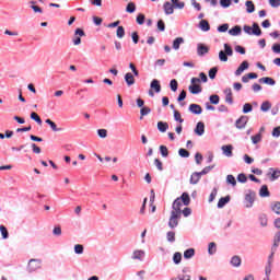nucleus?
Instances as JSON below:
<instances>
[{
  "label": "nucleus",
  "instance_id": "nucleus-1",
  "mask_svg": "<svg viewBox=\"0 0 280 280\" xmlns=\"http://www.w3.org/2000/svg\"><path fill=\"white\" fill-rule=\"evenodd\" d=\"M191 202V198H189V194L184 192L179 198H177L172 206V211L175 213L183 214V207H187Z\"/></svg>",
  "mask_w": 280,
  "mask_h": 280
},
{
  "label": "nucleus",
  "instance_id": "nucleus-2",
  "mask_svg": "<svg viewBox=\"0 0 280 280\" xmlns=\"http://www.w3.org/2000/svg\"><path fill=\"white\" fill-rule=\"evenodd\" d=\"M229 56H233V48L229 44H224V50L219 52V59L221 62H229Z\"/></svg>",
  "mask_w": 280,
  "mask_h": 280
},
{
  "label": "nucleus",
  "instance_id": "nucleus-3",
  "mask_svg": "<svg viewBox=\"0 0 280 280\" xmlns=\"http://www.w3.org/2000/svg\"><path fill=\"white\" fill-rule=\"evenodd\" d=\"M180 213L171 211V217L168 219V226L170 229H176L178 226V222L180 220Z\"/></svg>",
  "mask_w": 280,
  "mask_h": 280
},
{
  "label": "nucleus",
  "instance_id": "nucleus-4",
  "mask_svg": "<svg viewBox=\"0 0 280 280\" xmlns=\"http://www.w3.org/2000/svg\"><path fill=\"white\" fill-rule=\"evenodd\" d=\"M196 82H200V79L192 78L191 85H189V88H188L192 95H198V93H202V88L200 85L196 84Z\"/></svg>",
  "mask_w": 280,
  "mask_h": 280
},
{
  "label": "nucleus",
  "instance_id": "nucleus-5",
  "mask_svg": "<svg viewBox=\"0 0 280 280\" xmlns=\"http://www.w3.org/2000/svg\"><path fill=\"white\" fill-rule=\"evenodd\" d=\"M40 259H31L28 261V270L31 272H36V270L40 269Z\"/></svg>",
  "mask_w": 280,
  "mask_h": 280
},
{
  "label": "nucleus",
  "instance_id": "nucleus-6",
  "mask_svg": "<svg viewBox=\"0 0 280 280\" xmlns=\"http://www.w3.org/2000/svg\"><path fill=\"white\" fill-rule=\"evenodd\" d=\"M74 39H73V45H80L82 43V36H86V34L84 33V30L82 28H77L74 31Z\"/></svg>",
  "mask_w": 280,
  "mask_h": 280
},
{
  "label": "nucleus",
  "instance_id": "nucleus-7",
  "mask_svg": "<svg viewBox=\"0 0 280 280\" xmlns=\"http://www.w3.org/2000/svg\"><path fill=\"white\" fill-rule=\"evenodd\" d=\"M257 195L253 190H248V192L245 195V200H246V207L250 208L253 207V202H255V197Z\"/></svg>",
  "mask_w": 280,
  "mask_h": 280
},
{
  "label": "nucleus",
  "instance_id": "nucleus-8",
  "mask_svg": "<svg viewBox=\"0 0 280 280\" xmlns=\"http://www.w3.org/2000/svg\"><path fill=\"white\" fill-rule=\"evenodd\" d=\"M246 124H248V116H241L236 120L235 126L238 130H243V128H246Z\"/></svg>",
  "mask_w": 280,
  "mask_h": 280
},
{
  "label": "nucleus",
  "instance_id": "nucleus-9",
  "mask_svg": "<svg viewBox=\"0 0 280 280\" xmlns=\"http://www.w3.org/2000/svg\"><path fill=\"white\" fill-rule=\"evenodd\" d=\"M197 54L198 56H205V54H209V46L205 44L197 45Z\"/></svg>",
  "mask_w": 280,
  "mask_h": 280
},
{
  "label": "nucleus",
  "instance_id": "nucleus-10",
  "mask_svg": "<svg viewBox=\"0 0 280 280\" xmlns=\"http://www.w3.org/2000/svg\"><path fill=\"white\" fill-rule=\"evenodd\" d=\"M229 202H231V196H225L219 199L218 201V208L219 209H223L226 205H229Z\"/></svg>",
  "mask_w": 280,
  "mask_h": 280
},
{
  "label": "nucleus",
  "instance_id": "nucleus-11",
  "mask_svg": "<svg viewBox=\"0 0 280 280\" xmlns=\"http://www.w3.org/2000/svg\"><path fill=\"white\" fill-rule=\"evenodd\" d=\"M268 176L270 180H277L280 176V170L279 168H269Z\"/></svg>",
  "mask_w": 280,
  "mask_h": 280
},
{
  "label": "nucleus",
  "instance_id": "nucleus-12",
  "mask_svg": "<svg viewBox=\"0 0 280 280\" xmlns=\"http://www.w3.org/2000/svg\"><path fill=\"white\" fill-rule=\"evenodd\" d=\"M150 88L152 91H154V93H161V82L159 80L153 79Z\"/></svg>",
  "mask_w": 280,
  "mask_h": 280
},
{
  "label": "nucleus",
  "instance_id": "nucleus-13",
  "mask_svg": "<svg viewBox=\"0 0 280 280\" xmlns=\"http://www.w3.org/2000/svg\"><path fill=\"white\" fill-rule=\"evenodd\" d=\"M165 14H174V4L170 1L164 2L163 4Z\"/></svg>",
  "mask_w": 280,
  "mask_h": 280
},
{
  "label": "nucleus",
  "instance_id": "nucleus-14",
  "mask_svg": "<svg viewBox=\"0 0 280 280\" xmlns=\"http://www.w3.org/2000/svg\"><path fill=\"white\" fill-rule=\"evenodd\" d=\"M223 154L228 158H231L233 156V145L232 144H226V145H223L221 148Z\"/></svg>",
  "mask_w": 280,
  "mask_h": 280
},
{
  "label": "nucleus",
  "instance_id": "nucleus-15",
  "mask_svg": "<svg viewBox=\"0 0 280 280\" xmlns=\"http://www.w3.org/2000/svg\"><path fill=\"white\" fill-rule=\"evenodd\" d=\"M195 133H197L198 137H202V135H205V122L202 121L197 122V126L195 128Z\"/></svg>",
  "mask_w": 280,
  "mask_h": 280
},
{
  "label": "nucleus",
  "instance_id": "nucleus-16",
  "mask_svg": "<svg viewBox=\"0 0 280 280\" xmlns=\"http://www.w3.org/2000/svg\"><path fill=\"white\" fill-rule=\"evenodd\" d=\"M226 104H233V91L231 88L224 90Z\"/></svg>",
  "mask_w": 280,
  "mask_h": 280
},
{
  "label": "nucleus",
  "instance_id": "nucleus-17",
  "mask_svg": "<svg viewBox=\"0 0 280 280\" xmlns=\"http://www.w3.org/2000/svg\"><path fill=\"white\" fill-rule=\"evenodd\" d=\"M189 110L194 115H200L202 113V107L198 104H190L189 105Z\"/></svg>",
  "mask_w": 280,
  "mask_h": 280
},
{
  "label": "nucleus",
  "instance_id": "nucleus-18",
  "mask_svg": "<svg viewBox=\"0 0 280 280\" xmlns=\"http://www.w3.org/2000/svg\"><path fill=\"white\" fill-rule=\"evenodd\" d=\"M248 69V61H243L235 71V75H242Z\"/></svg>",
  "mask_w": 280,
  "mask_h": 280
},
{
  "label": "nucleus",
  "instance_id": "nucleus-19",
  "mask_svg": "<svg viewBox=\"0 0 280 280\" xmlns=\"http://www.w3.org/2000/svg\"><path fill=\"white\" fill-rule=\"evenodd\" d=\"M259 82H261L262 84H269V86H275V84H277V82L275 81V79L270 78V77H264L259 79Z\"/></svg>",
  "mask_w": 280,
  "mask_h": 280
},
{
  "label": "nucleus",
  "instance_id": "nucleus-20",
  "mask_svg": "<svg viewBox=\"0 0 280 280\" xmlns=\"http://www.w3.org/2000/svg\"><path fill=\"white\" fill-rule=\"evenodd\" d=\"M259 196L260 198H268L270 197V190H268V186L267 185H262L260 190H259Z\"/></svg>",
  "mask_w": 280,
  "mask_h": 280
},
{
  "label": "nucleus",
  "instance_id": "nucleus-21",
  "mask_svg": "<svg viewBox=\"0 0 280 280\" xmlns=\"http://www.w3.org/2000/svg\"><path fill=\"white\" fill-rule=\"evenodd\" d=\"M202 177V175L200 173H194L190 176V184L191 185H198V183L200 182V178Z\"/></svg>",
  "mask_w": 280,
  "mask_h": 280
},
{
  "label": "nucleus",
  "instance_id": "nucleus-22",
  "mask_svg": "<svg viewBox=\"0 0 280 280\" xmlns=\"http://www.w3.org/2000/svg\"><path fill=\"white\" fill-rule=\"evenodd\" d=\"M199 27L200 30H202V32H209V30H211V25H209V21L207 20H201L199 23Z\"/></svg>",
  "mask_w": 280,
  "mask_h": 280
},
{
  "label": "nucleus",
  "instance_id": "nucleus-23",
  "mask_svg": "<svg viewBox=\"0 0 280 280\" xmlns=\"http://www.w3.org/2000/svg\"><path fill=\"white\" fill-rule=\"evenodd\" d=\"M183 43H185V39L183 37L175 38L173 42V49L175 50L180 49V45H183Z\"/></svg>",
  "mask_w": 280,
  "mask_h": 280
},
{
  "label": "nucleus",
  "instance_id": "nucleus-24",
  "mask_svg": "<svg viewBox=\"0 0 280 280\" xmlns=\"http://www.w3.org/2000/svg\"><path fill=\"white\" fill-rule=\"evenodd\" d=\"M240 34H242V27L238 25L234 26L229 31L230 36H240Z\"/></svg>",
  "mask_w": 280,
  "mask_h": 280
},
{
  "label": "nucleus",
  "instance_id": "nucleus-25",
  "mask_svg": "<svg viewBox=\"0 0 280 280\" xmlns=\"http://www.w3.org/2000/svg\"><path fill=\"white\" fill-rule=\"evenodd\" d=\"M125 81H126L127 85L132 86V84H135V75H132V73H130V72L126 73Z\"/></svg>",
  "mask_w": 280,
  "mask_h": 280
},
{
  "label": "nucleus",
  "instance_id": "nucleus-26",
  "mask_svg": "<svg viewBox=\"0 0 280 280\" xmlns=\"http://www.w3.org/2000/svg\"><path fill=\"white\" fill-rule=\"evenodd\" d=\"M145 256V252L141 250V249H137L133 252L132 254V259H143V257Z\"/></svg>",
  "mask_w": 280,
  "mask_h": 280
},
{
  "label": "nucleus",
  "instance_id": "nucleus-27",
  "mask_svg": "<svg viewBox=\"0 0 280 280\" xmlns=\"http://www.w3.org/2000/svg\"><path fill=\"white\" fill-rule=\"evenodd\" d=\"M46 124H48V126H50L52 132H60V130H62L61 128H58V126L56 125V122H54V120L51 119H46Z\"/></svg>",
  "mask_w": 280,
  "mask_h": 280
},
{
  "label": "nucleus",
  "instance_id": "nucleus-28",
  "mask_svg": "<svg viewBox=\"0 0 280 280\" xmlns=\"http://www.w3.org/2000/svg\"><path fill=\"white\" fill-rule=\"evenodd\" d=\"M167 128H170V125L167 122H163V121L158 122V130L160 132H167Z\"/></svg>",
  "mask_w": 280,
  "mask_h": 280
},
{
  "label": "nucleus",
  "instance_id": "nucleus-29",
  "mask_svg": "<svg viewBox=\"0 0 280 280\" xmlns=\"http://www.w3.org/2000/svg\"><path fill=\"white\" fill-rule=\"evenodd\" d=\"M173 8L177 9V10H183V8H185V2L180 1V0H171Z\"/></svg>",
  "mask_w": 280,
  "mask_h": 280
},
{
  "label": "nucleus",
  "instance_id": "nucleus-30",
  "mask_svg": "<svg viewBox=\"0 0 280 280\" xmlns=\"http://www.w3.org/2000/svg\"><path fill=\"white\" fill-rule=\"evenodd\" d=\"M246 5V11L248 12V14H253V12H255V3H253V1L247 0L245 2Z\"/></svg>",
  "mask_w": 280,
  "mask_h": 280
},
{
  "label": "nucleus",
  "instance_id": "nucleus-31",
  "mask_svg": "<svg viewBox=\"0 0 280 280\" xmlns=\"http://www.w3.org/2000/svg\"><path fill=\"white\" fill-rule=\"evenodd\" d=\"M231 264L235 268H240V266H242V258H240V256H233L231 259Z\"/></svg>",
  "mask_w": 280,
  "mask_h": 280
},
{
  "label": "nucleus",
  "instance_id": "nucleus-32",
  "mask_svg": "<svg viewBox=\"0 0 280 280\" xmlns=\"http://www.w3.org/2000/svg\"><path fill=\"white\" fill-rule=\"evenodd\" d=\"M272 108V104L268 101L264 102L260 105V110H262V113H268V110H270Z\"/></svg>",
  "mask_w": 280,
  "mask_h": 280
},
{
  "label": "nucleus",
  "instance_id": "nucleus-33",
  "mask_svg": "<svg viewBox=\"0 0 280 280\" xmlns=\"http://www.w3.org/2000/svg\"><path fill=\"white\" fill-rule=\"evenodd\" d=\"M252 34H254V36H261V28L259 27V24H253Z\"/></svg>",
  "mask_w": 280,
  "mask_h": 280
},
{
  "label": "nucleus",
  "instance_id": "nucleus-34",
  "mask_svg": "<svg viewBox=\"0 0 280 280\" xmlns=\"http://www.w3.org/2000/svg\"><path fill=\"white\" fill-rule=\"evenodd\" d=\"M217 250H218V246L215 245V243L213 242L209 243L208 245L209 255H215Z\"/></svg>",
  "mask_w": 280,
  "mask_h": 280
},
{
  "label": "nucleus",
  "instance_id": "nucleus-35",
  "mask_svg": "<svg viewBox=\"0 0 280 280\" xmlns=\"http://www.w3.org/2000/svg\"><path fill=\"white\" fill-rule=\"evenodd\" d=\"M31 119H33V121H36L38 126H43V119H40V116H38L36 112L31 113Z\"/></svg>",
  "mask_w": 280,
  "mask_h": 280
},
{
  "label": "nucleus",
  "instance_id": "nucleus-36",
  "mask_svg": "<svg viewBox=\"0 0 280 280\" xmlns=\"http://www.w3.org/2000/svg\"><path fill=\"white\" fill-rule=\"evenodd\" d=\"M271 211H273V213H277V215H280V201H275L273 203H271Z\"/></svg>",
  "mask_w": 280,
  "mask_h": 280
},
{
  "label": "nucleus",
  "instance_id": "nucleus-37",
  "mask_svg": "<svg viewBox=\"0 0 280 280\" xmlns=\"http://www.w3.org/2000/svg\"><path fill=\"white\" fill-rule=\"evenodd\" d=\"M0 232L3 240H8L10 237V233L8 232V228H5V225H0Z\"/></svg>",
  "mask_w": 280,
  "mask_h": 280
},
{
  "label": "nucleus",
  "instance_id": "nucleus-38",
  "mask_svg": "<svg viewBox=\"0 0 280 280\" xmlns=\"http://www.w3.org/2000/svg\"><path fill=\"white\" fill-rule=\"evenodd\" d=\"M194 255H196V250L194 248H189L184 252L185 259H191V257H194Z\"/></svg>",
  "mask_w": 280,
  "mask_h": 280
},
{
  "label": "nucleus",
  "instance_id": "nucleus-39",
  "mask_svg": "<svg viewBox=\"0 0 280 280\" xmlns=\"http://www.w3.org/2000/svg\"><path fill=\"white\" fill-rule=\"evenodd\" d=\"M174 264L178 265L180 261H183V254L180 252H176L173 256Z\"/></svg>",
  "mask_w": 280,
  "mask_h": 280
},
{
  "label": "nucleus",
  "instance_id": "nucleus-40",
  "mask_svg": "<svg viewBox=\"0 0 280 280\" xmlns=\"http://www.w3.org/2000/svg\"><path fill=\"white\" fill-rule=\"evenodd\" d=\"M167 242L174 243L176 242V232L170 231L166 233Z\"/></svg>",
  "mask_w": 280,
  "mask_h": 280
},
{
  "label": "nucleus",
  "instance_id": "nucleus-41",
  "mask_svg": "<svg viewBox=\"0 0 280 280\" xmlns=\"http://www.w3.org/2000/svg\"><path fill=\"white\" fill-rule=\"evenodd\" d=\"M270 272H272V260H268L267 266L265 268V275L267 278L270 277Z\"/></svg>",
  "mask_w": 280,
  "mask_h": 280
},
{
  "label": "nucleus",
  "instance_id": "nucleus-42",
  "mask_svg": "<svg viewBox=\"0 0 280 280\" xmlns=\"http://www.w3.org/2000/svg\"><path fill=\"white\" fill-rule=\"evenodd\" d=\"M116 36L118 38H124V36H126V30L124 28V26H118L117 27Z\"/></svg>",
  "mask_w": 280,
  "mask_h": 280
},
{
  "label": "nucleus",
  "instance_id": "nucleus-43",
  "mask_svg": "<svg viewBox=\"0 0 280 280\" xmlns=\"http://www.w3.org/2000/svg\"><path fill=\"white\" fill-rule=\"evenodd\" d=\"M226 183L229 185H231L232 187H235V185H237V180L235 179V176H233V175L226 176Z\"/></svg>",
  "mask_w": 280,
  "mask_h": 280
},
{
  "label": "nucleus",
  "instance_id": "nucleus-44",
  "mask_svg": "<svg viewBox=\"0 0 280 280\" xmlns=\"http://www.w3.org/2000/svg\"><path fill=\"white\" fill-rule=\"evenodd\" d=\"M136 10L137 5L135 4V2H129L127 4L126 12H128L129 14H132V12H135Z\"/></svg>",
  "mask_w": 280,
  "mask_h": 280
},
{
  "label": "nucleus",
  "instance_id": "nucleus-45",
  "mask_svg": "<svg viewBox=\"0 0 280 280\" xmlns=\"http://www.w3.org/2000/svg\"><path fill=\"white\" fill-rule=\"evenodd\" d=\"M170 88H171V91L176 93V91H178V81H176V79L171 80Z\"/></svg>",
  "mask_w": 280,
  "mask_h": 280
},
{
  "label": "nucleus",
  "instance_id": "nucleus-46",
  "mask_svg": "<svg viewBox=\"0 0 280 280\" xmlns=\"http://www.w3.org/2000/svg\"><path fill=\"white\" fill-rule=\"evenodd\" d=\"M215 75H218V67H213L209 70L210 80H215Z\"/></svg>",
  "mask_w": 280,
  "mask_h": 280
},
{
  "label": "nucleus",
  "instance_id": "nucleus-47",
  "mask_svg": "<svg viewBox=\"0 0 280 280\" xmlns=\"http://www.w3.org/2000/svg\"><path fill=\"white\" fill-rule=\"evenodd\" d=\"M160 152L161 155L166 159V156H170V151L167 150V147L165 145H160Z\"/></svg>",
  "mask_w": 280,
  "mask_h": 280
},
{
  "label": "nucleus",
  "instance_id": "nucleus-48",
  "mask_svg": "<svg viewBox=\"0 0 280 280\" xmlns=\"http://www.w3.org/2000/svg\"><path fill=\"white\" fill-rule=\"evenodd\" d=\"M31 4H33V5H31V8H32V10H33L35 13L43 14V9H40V7H38V5H35V4H36L35 1H31Z\"/></svg>",
  "mask_w": 280,
  "mask_h": 280
},
{
  "label": "nucleus",
  "instance_id": "nucleus-49",
  "mask_svg": "<svg viewBox=\"0 0 280 280\" xmlns=\"http://www.w3.org/2000/svg\"><path fill=\"white\" fill-rule=\"evenodd\" d=\"M97 135L101 139H106V137H108V130L106 129H98L97 130Z\"/></svg>",
  "mask_w": 280,
  "mask_h": 280
},
{
  "label": "nucleus",
  "instance_id": "nucleus-50",
  "mask_svg": "<svg viewBox=\"0 0 280 280\" xmlns=\"http://www.w3.org/2000/svg\"><path fill=\"white\" fill-rule=\"evenodd\" d=\"M74 253L77 255H82V253H84V246L80 244L74 245Z\"/></svg>",
  "mask_w": 280,
  "mask_h": 280
},
{
  "label": "nucleus",
  "instance_id": "nucleus-51",
  "mask_svg": "<svg viewBox=\"0 0 280 280\" xmlns=\"http://www.w3.org/2000/svg\"><path fill=\"white\" fill-rule=\"evenodd\" d=\"M136 21H137L138 25H143V23H145V15L142 13H139Z\"/></svg>",
  "mask_w": 280,
  "mask_h": 280
},
{
  "label": "nucleus",
  "instance_id": "nucleus-52",
  "mask_svg": "<svg viewBox=\"0 0 280 280\" xmlns=\"http://www.w3.org/2000/svg\"><path fill=\"white\" fill-rule=\"evenodd\" d=\"M151 113V109L150 107H142L141 110H140V119H143V117H145V115H150Z\"/></svg>",
  "mask_w": 280,
  "mask_h": 280
},
{
  "label": "nucleus",
  "instance_id": "nucleus-53",
  "mask_svg": "<svg viewBox=\"0 0 280 280\" xmlns=\"http://www.w3.org/2000/svg\"><path fill=\"white\" fill-rule=\"evenodd\" d=\"M178 154L182 156V159H189V151L186 149H179Z\"/></svg>",
  "mask_w": 280,
  "mask_h": 280
},
{
  "label": "nucleus",
  "instance_id": "nucleus-54",
  "mask_svg": "<svg viewBox=\"0 0 280 280\" xmlns=\"http://www.w3.org/2000/svg\"><path fill=\"white\" fill-rule=\"evenodd\" d=\"M211 104H220V96L218 94H213L210 96Z\"/></svg>",
  "mask_w": 280,
  "mask_h": 280
},
{
  "label": "nucleus",
  "instance_id": "nucleus-55",
  "mask_svg": "<svg viewBox=\"0 0 280 280\" xmlns=\"http://www.w3.org/2000/svg\"><path fill=\"white\" fill-rule=\"evenodd\" d=\"M174 119L175 121H179V124H183V121H185L178 110H174Z\"/></svg>",
  "mask_w": 280,
  "mask_h": 280
},
{
  "label": "nucleus",
  "instance_id": "nucleus-56",
  "mask_svg": "<svg viewBox=\"0 0 280 280\" xmlns=\"http://www.w3.org/2000/svg\"><path fill=\"white\" fill-rule=\"evenodd\" d=\"M154 165L159 170V172H163V162H161V160L155 159L154 160Z\"/></svg>",
  "mask_w": 280,
  "mask_h": 280
},
{
  "label": "nucleus",
  "instance_id": "nucleus-57",
  "mask_svg": "<svg viewBox=\"0 0 280 280\" xmlns=\"http://www.w3.org/2000/svg\"><path fill=\"white\" fill-rule=\"evenodd\" d=\"M280 243V232H277L273 238V247L277 248Z\"/></svg>",
  "mask_w": 280,
  "mask_h": 280
},
{
  "label": "nucleus",
  "instance_id": "nucleus-58",
  "mask_svg": "<svg viewBox=\"0 0 280 280\" xmlns=\"http://www.w3.org/2000/svg\"><path fill=\"white\" fill-rule=\"evenodd\" d=\"M215 196H218V189L217 188L212 189V191L209 196V202H213V200H215Z\"/></svg>",
  "mask_w": 280,
  "mask_h": 280
},
{
  "label": "nucleus",
  "instance_id": "nucleus-59",
  "mask_svg": "<svg viewBox=\"0 0 280 280\" xmlns=\"http://www.w3.org/2000/svg\"><path fill=\"white\" fill-rule=\"evenodd\" d=\"M253 110V105H250V103H246L244 106H243V113H250Z\"/></svg>",
  "mask_w": 280,
  "mask_h": 280
},
{
  "label": "nucleus",
  "instance_id": "nucleus-60",
  "mask_svg": "<svg viewBox=\"0 0 280 280\" xmlns=\"http://www.w3.org/2000/svg\"><path fill=\"white\" fill-rule=\"evenodd\" d=\"M237 180H238V183H246V180H248V177H246V174L241 173L237 176Z\"/></svg>",
  "mask_w": 280,
  "mask_h": 280
},
{
  "label": "nucleus",
  "instance_id": "nucleus-61",
  "mask_svg": "<svg viewBox=\"0 0 280 280\" xmlns=\"http://www.w3.org/2000/svg\"><path fill=\"white\" fill-rule=\"evenodd\" d=\"M158 30L160 32H165V22H163V20L158 21Z\"/></svg>",
  "mask_w": 280,
  "mask_h": 280
},
{
  "label": "nucleus",
  "instance_id": "nucleus-62",
  "mask_svg": "<svg viewBox=\"0 0 280 280\" xmlns=\"http://www.w3.org/2000/svg\"><path fill=\"white\" fill-rule=\"evenodd\" d=\"M252 141L255 144L259 143V141H261V133H257L256 136H253Z\"/></svg>",
  "mask_w": 280,
  "mask_h": 280
},
{
  "label": "nucleus",
  "instance_id": "nucleus-63",
  "mask_svg": "<svg viewBox=\"0 0 280 280\" xmlns=\"http://www.w3.org/2000/svg\"><path fill=\"white\" fill-rule=\"evenodd\" d=\"M218 32H220V33L229 32V24L220 25L218 27Z\"/></svg>",
  "mask_w": 280,
  "mask_h": 280
},
{
  "label": "nucleus",
  "instance_id": "nucleus-64",
  "mask_svg": "<svg viewBox=\"0 0 280 280\" xmlns=\"http://www.w3.org/2000/svg\"><path fill=\"white\" fill-rule=\"evenodd\" d=\"M272 137H280V126L279 127H276L273 128L272 130Z\"/></svg>",
  "mask_w": 280,
  "mask_h": 280
}]
</instances>
